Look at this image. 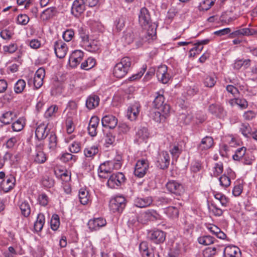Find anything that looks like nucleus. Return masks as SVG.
<instances>
[{
	"label": "nucleus",
	"mask_w": 257,
	"mask_h": 257,
	"mask_svg": "<svg viewBox=\"0 0 257 257\" xmlns=\"http://www.w3.org/2000/svg\"><path fill=\"white\" fill-rule=\"evenodd\" d=\"M223 171V164L221 162L216 163L212 168V173L211 176L213 177H217L220 175Z\"/></svg>",
	"instance_id": "nucleus-43"
},
{
	"label": "nucleus",
	"mask_w": 257,
	"mask_h": 257,
	"mask_svg": "<svg viewBox=\"0 0 257 257\" xmlns=\"http://www.w3.org/2000/svg\"><path fill=\"white\" fill-rule=\"evenodd\" d=\"M98 152V148L96 146L88 147L84 150V154L87 158H92Z\"/></svg>",
	"instance_id": "nucleus-38"
},
{
	"label": "nucleus",
	"mask_w": 257,
	"mask_h": 257,
	"mask_svg": "<svg viewBox=\"0 0 257 257\" xmlns=\"http://www.w3.org/2000/svg\"><path fill=\"white\" fill-rule=\"evenodd\" d=\"M168 114H165L164 111H161L160 110H154L151 113V117L153 118L155 121L160 122L164 121Z\"/></svg>",
	"instance_id": "nucleus-29"
},
{
	"label": "nucleus",
	"mask_w": 257,
	"mask_h": 257,
	"mask_svg": "<svg viewBox=\"0 0 257 257\" xmlns=\"http://www.w3.org/2000/svg\"><path fill=\"white\" fill-rule=\"evenodd\" d=\"M165 237V232L159 229L151 230L148 233L149 239L155 243L163 242Z\"/></svg>",
	"instance_id": "nucleus-10"
},
{
	"label": "nucleus",
	"mask_w": 257,
	"mask_h": 257,
	"mask_svg": "<svg viewBox=\"0 0 257 257\" xmlns=\"http://www.w3.org/2000/svg\"><path fill=\"white\" fill-rule=\"evenodd\" d=\"M139 22L143 29L147 30L144 41L150 43L156 38L157 26L152 23L150 13L145 7L141 8L140 11Z\"/></svg>",
	"instance_id": "nucleus-1"
},
{
	"label": "nucleus",
	"mask_w": 257,
	"mask_h": 257,
	"mask_svg": "<svg viewBox=\"0 0 257 257\" xmlns=\"http://www.w3.org/2000/svg\"><path fill=\"white\" fill-rule=\"evenodd\" d=\"M152 202L153 199L151 196L145 198L137 197L134 201L135 206L139 208H145L149 206Z\"/></svg>",
	"instance_id": "nucleus-23"
},
{
	"label": "nucleus",
	"mask_w": 257,
	"mask_h": 257,
	"mask_svg": "<svg viewBox=\"0 0 257 257\" xmlns=\"http://www.w3.org/2000/svg\"><path fill=\"white\" fill-rule=\"evenodd\" d=\"M22 214L25 217H28L31 213V208L29 203L27 201L22 202L20 206Z\"/></svg>",
	"instance_id": "nucleus-39"
},
{
	"label": "nucleus",
	"mask_w": 257,
	"mask_h": 257,
	"mask_svg": "<svg viewBox=\"0 0 257 257\" xmlns=\"http://www.w3.org/2000/svg\"><path fill=\"white\" fill-rule=\"evenodd\" d=\"M220 185L223 187L226 188L230 185V178L225 175L221 176L219 179Z\"/></svg>",
	"instance_id": "nucleus-63"
},
{
	"label": "nucleus",
	"mask_w": 257,
	"mask_h": 257,
	"mask_svg": "<svg viewBox=\"0 0 257 257\" xmlns=\"http://www.w3.org/2000/svg\"><path fill=\"white\" fill-rule=\"evenodd\" d=\"M54 49L56 56L60 59L65 57L68 51L66 44L61 40L55 42Z\"/></svg>",
	"instance_id": "nucleus-12"
},
{
	"label": "nucleus",
	"mask_w": 257,
	"mask_h": 257,
	"mask_svg": "<svg viewBox=\"0 0 257 257\" xmlns=\"http://www.w3.org/2000/svg\"><path fill=\"white\" fill-rule=\"evenodd\" d=\"M219 251V247H207L203 251L204 257H212Z\"/></svg>",
	"instance_id": "nucleus-52"
},
{
	"label": "nucleus",
	"mask_w": 257,
	"mask_h": 257,
	"mask_svg": "<svg viewBox=\"0 0 257 257\" xmlns=\"http://www.w3.org/2000/svg\"><path fill=\"white\" fill-rule=\"evenodd\" d=\"M132 62L129 57L122 58L120 61L117 63L113 69V75L115 77L121 78L127 73Z\"/></svg>",
	"instance_id": "nucleus-2"
},
{
	"label": "nucleus",
	"mask_w": 257,
	"mask_h": 257,
	"mask_svg": "<svg viewBox=\"0 0 257 257\" xmlns=\"http://www.w3.org/2000/svg\"><path fill=\"white\" fill-rule=\"evenodd\" d=\"M214 238L210 235L200 236L198 238V242L204 245H208L214 242Z\"/></svg>",
	"instance_id": "nucleus-40"
},
{
	"label": "nucleus",
	"mask_w": 257,
	"mask_h": 257,
	"mask_svg": "<svg viewBox=\"0 0 257 257\" xmlns=\"http://www.w3.org/2000/svg\"><path fill=\"white\" fill-rule=\"evenodd\" d=\"M149 135L148 129L145 127H142L138 130L136 134V140L140 143L148 139Z\"/></svg>",
	"instance_id": "nucleus-33"
},
{
	"label": "nucleus",
	"mask_w": 257,
	"mask_h": 257,
	"mask_svg": "<svg viewBox=\"0 0 257 257\" xmlns=\"http://www.w3.org/2000/svg\"><path fill=\"white\" fill-rule=\"evenodd\" d=\"M15 179L12 175L7 177L6 180H3L1 183V187L5 192H8L14 187Z\"/></svg>",
	"instance_id": "nucleus-22"
},
{
	"label": "nucleus",
	"mask_w": 257,
	"mask_h": 257,
	"mask_svg": "<svg viewBox=\"0 0 257 257\" xmlns=\"http://www.w3.org/2000/svg\"><path fill=\"white\" fill-rule=\"evenodd\" d=\"M47 126L44 123H41L36 129L35 136L39 140L44 139L47 136H48L47 132Z\"/></svg>",
	"instance_id": "nucleus-26"
},
{
	"label": "nucleus",
	"mask_w": 257,
	"mask_h": 257,
	"mask_svg": "<svg viewBox=\"0 0 257 257\" xmlns=\"http://www.w3.org/2000/svg\"><path fill=\"white\" fill-rule=\"evenodd\" d=\"M140 106L138 104L135 103L127 109L126 116L131 120H135L138 117L140 111Z\"/></svg>",
	"instance_id": "nucleus-24"
},
{
	"label": "nucleus",
	"mask_w": 257,
	"mask_h": 257,
	"mask_svg": "<svg viewBox=\"0 0 257 257\" xmlns=\"http://www.w3.org/2000/svg\"><path fill=\"white\" fill-rule=\"evenodd\" d=\"M126 199L121 195H117L112 198L109 201L110 210L113 213L121 212L125 208Z\"/></svg>",
	"instance_id": "nucleus-3"
},
{
	"label": "nucleus",
	"mask_w": 257,
	"mask_h": 257,
	"mask_svg": "<svg viewBox=\"0 0 257 257\" xmlns=\"http://www.w3.org/2000/svg\"><path fill=\"white\" fill-rule=\"evenodd\" d=\"M156 75L159 81L164 84L167 83L171 78L168 72V67L165 65H161L158 67Z\"/></svg>",
	"instance_id": "nucleus-9"
},
{
	"label": "nucleus",
	"mask_w": 257,
	"mask_h": 257,
	"mask_svg": "<svg viewBox=\"0 0 257 257\" xmlns=\"http://www.w3.org/2000/svg\"><path fill=\"white\" fill-rule=\"evenodd\" d=\"M26 87V82L23 79H19L15 83L14 91L16 93H20L23 91Z\"/></svg>",
	"instance_id": "nucleus-46"
},
{
	"label": "nucleus",
	"mask_w": 257,
	"mask_h": 257,
	"mask_svg": "<svg viewBox=\"0 0 257 257\" xmlns=\"http://www.w3.org/2000/svg\"><path fill=\"white\" fill-rule=\"evenodd\" d=\"M16 117V115L14 112L11 111H7L0 117V121L5 124H8Z\"/></svg>",
	"instance_id": "nucleus-28"
},
{
	"label": "nucleus",
	"mask_w": 257,
	"mask_h": 257,
	"mask_svg": "<svg viewBox=\"0 0 257 257\" xmlns=\"http://www.w3.org/2000/svg\"><path fill=\"white\" fill-rule=\"evenodd\" d=\"M24 120L22 118H19L17 120L13 123L12 128L14 132H20L24 126Z\"/></svg>",
	"instance_id": "nucleus-47"
},
{
	"label": "nucleus",
	"mask_w": 257,
	"mask_h": 257,
	"mask_svg": "<svg viewBox=\"0 0 257 257\" xmlns=\"http://www.w3.org/2000/svg\"><path fill=\"white\" fill-rule=\"evenodd\" d=\"M213 140L211 137L206 136L203 138L200 144L198 146L199 151H203L209 149L213 145Z\"/></svg>",
	"instance_id": "nucleus-25"
},
{
	"label": "nucleus",
	"mask_w": 257,
	"mask_h": 257,
	"mask_svg": "<svg viewBox=\"0 0 257 257\" xmlns=\"http://www.w3.org/2000/svg\"><path fill=\"white\" fill-rule=\"evenodd\" d=\"M125 176L123 174L117 172L109 176L107 181V185L111 188H115L119 186L125 181Z\"/></svg>",
	"instance_id": "nucleus-4"
},
{
	"label": "nucleus",
	"mask_w": 257,
	"mask_h": 257,
	"mask_svg": "<svg viewBox=\"0 0 257 257\" xmlns=\"http://www.w3.org/2000/svg\"><path fill=\"white\" fill-rule=\"evenodd\" d=\"M164 100L165 98L163 95L158 94L153 101V104L156 109L164 111L165 114H169L170 107L168 104L164 103Z\"/></svg>",
	"instance_id": "nucleus-7"
},
{
	"label": "nucleus",
	"mask_w": 257,
	"mask_h": 257,
	"mask_svg": "<svg viewBox=\"0 0 257 257\" xmlns=\"http://www.w3.org/2000/svg\"><path fill=\"white\" fill-rule=\"evenodd\" d=\"M121 160L122 157L120 155H117L115 156L113 161H110V165H113V168L114 169H119L121 167Z\"/></svg>",
	"instance_id": "nucleus-57"
},
{
	"label": "nucleus",
	"mask_w": 257,
	"mask_h": 257,
	"mask_svg": "<svg viewBox=\"0 0 257 257\" xmlns=\"http://www.w3.org/2000/svg\"><path fill=\"white\" fill-rule=\"evenodd\" d=\"M48 148L51 151L55 150L57 146V138L53 132H50L48 138Z\"/></svg>",
	"instance_id": "nucleus-34"
},
{
	"label": "nucleus",
	"mask_w": 257,
	"mask_h": 257,
	"mask_svg": "<svg viewBox=\"0 0 257 257\" xmlns=\"http://www.w3.org/2000/svg\"><path fill=\"white\" fill-rule=\"evenodd\" d=\"M34 162L37 164H43L46 162L47 157L43 151L42 145H37L34 154L33 155Z\"/></svg>",
	"instance_id": "nucleus-11"
},
{
	"label": "nucleus",
	"mask_w": 257,
	"mask_h": 257,
	"mask_svg": "<svg viewBox=\"0 0 257 257\" xmlns=\"http://www.w3.org/2000/svg\"><path fill=\"white\" fill-rule=\"evenodd\" d=\"M217 77L214 74L205 75L203 78V84L206 87L212 88L216 84Z\"/></svg>",
	"instance_id": "nucleus-31"
},
{
	"label": "nucleus",
	"mask_w": 257,
	"mask_h": 257,
	"mask_svg": "<svg viewBox=\"0 0 257 257\" xmlns=\"http://www.w3.org/2000/svg\"><path fill=\"white\" fill-rule=\"evenodd\" d=\"M79 199L83 205L87 204L90 201V196L89 192L84 188H81L79 191Z\"/></svg>",
	"instance_id": "nucleus-32"
},
{
	"label": "nucleus",
	"mask_w": 257,
	"mask_h": 257,
	"mask_svg": "<svg viewBox=\"0 0 257 257\" xmlns=\"http://www.w3.org/2000/svg\"><path fill=\"white\" fill-rule=\"evenodd\" d=\"M149 162L145 159L139 160L137 161L134 170V174L139 178L143 177L149 169Z\"/></svg>",
	"instance_id": "nucleus-5"
},
{
	"label": "nucleus",
	"mask_w": 257,
	"mask_h": 257,
	"mask_svg": "<svg viewBox=\"0 0 257 257\" xmlns=\"http://www.w3.org/2000/svg\"><path fill=\"white\" fill-rule=\"evenodd\" d=\"M207 229L217 237L224 239L226 238V234L221 229L214 224H209L207 227Z\"/></svg>",
	"instance_id": "nucleus-30"
},
{
	"label": "nucleus",
	"mask_w": 257,
	"mask_h": 257,
	"mask_svg": "<svg viewBox=\"0 0 257 257\" xmlns=\"http://www.w3.org/2000/svg\"><path fill=\"white\" fill-rule=\"evenodd\" d=\"M215 0H203L200 3L199 9L200 11H207L214 4Z\"/></svg>",
	"instance_id": "nucleus-45"
},
{
	"label": "nucleus",
	"mask_w": 257,
	"mask_h": 257,
	"mask_svg": "<svg viewBox=\"0 0 257 257\" xmlns=\"http://www.w3.org/2000/svg\"><path fill=\"white\" fill-rule=\"evenodd\" d=\"M164 212L172 219L177 218L179 215V210L176 207L169 206L165 209Z\"/></svg>",
	"instance_id": "nucleus-37"
},
{
	"label": "nucleus",
	"mask_w": 257,
	"mask_h": 257,
	"mask_svg": "<svg viewBox=\"0 0 257 257\" xmlns=\"http://www.w3.org/2000/svg\"><path fill=\"white\" fill-rule=\"evenodd\" d=\"M74 32L71 29L67 30L63 34V38L65 41L69 42L73 38Z\"/></svg>",
	"instance_id": "nucleus-64"
},
{
	"label": "nucleus",
	"mask_w": 257,
	"mask_h": 257,
	"mask_svg": "<svg viewBox=\"0 0 257 257\" xmlns=\"http://www.w3.org/2000/svg\"><path fill=\"white\" fill-rule=\"evenodd\" d=\"M118 123L117 119L112 115H106L101 119V123L103 127L114 128Z\"/></svg>",
	"instance_id": "nucleus-17"
},
{
	"label": "nucleus",
	"mask_w": 257,
	"mask_h": 257,
	"mask_svg": "<svg viewBox=\"0 0 257 257\" xmlns=\"http://www.w3.org/2000/svg\"><path fill=\"white\" fill-rule=\"evenodd\" d=\"M105 219L102 217L90 219L88 222V226L91 230H96L106 225Z\"/></svg>",
	"instance_id": "nucleus-19"
},
{
	"label": "nucleus",
	"mask_w": 257,
	"mask_h": 257,
	"mask_svg": "<svg viewBox=\"0 0 257 257\" xmlns=\"http://www.w3.org/2000/svg\"><path fill=\"white\" fill-rule=\"evenodd\" d=\"M210 211L215 216H220L223 214V210L218 208L216 205L211 204L209 207Z\"/></svg>",
	"instance_id": "nucleus-61"
},
{
	"label": "nucleus",
	"mask_w": 257,
	"mask_h": 257,
	"mask_svg": "<svg viewBox=\"0 0 257 257\" xmlns=\"http://www.w3.org/2000/svg\"><path fill=\"white\" fill-rule=\"evenodd\" d=\"M126 18L121 16L117 18L115 21V25L118 31H121L125 26Z\"/></svg>",
	"instance_id": "nucleus-54"
},
{
	"label": "nucleus",
	"mask_w": 257,
	"mask_h": 257,
	"mask_svg": "<svg viewBox=\"0 0 257 257\" xmlns=\"http://www.w3.org/2000/svg\"><path fill=\"white\" fill-rule=\"evenodd\" d=\"M62 92V87L61 84L58 82L53 84L52 88L51 93L52 95H57L60 94Z\"/></svg>",
	"instance_id": "nucleus-56"
},
{
	"label": "nucleus",
	"mask_w": 257,
	"mask_h": 257,
	"mask_svg": "<svg viewBox=\"0 0 257 257\" xmlns=\"http://www.w3.org/2000/svg\"><path fill=\"white\" fill-rule=\"evenodd\" d=\"M224 257H240L241 252L239 248L234 245H228L223 249Z\"/></svg>",
	"instance_id": "nucleus-20"
},
{
	"label": "nucleus",
	"mask_w": 257,
	"mask_h": 257,
	"mask_svg": "<svg viewBox=\"0 0 257 257\" xmlns=\"http://www.w3.org/2000/svg\"><path fill=\"white\" fill-rule=\"evenodd\" d=\"M78 32L79 37L83 43V45H84L89 42L88 32L86 29L82 27L79 28Z\"/></svg>",
	"instance_id": "nucleus-44"
},
{
	"label": "nucleus",
	"mask_w": 257,
	"mask_h": 257,
	"mask_svg": "<svg viewBox=\"0 0 257 257\" xmlns=\"http://www.w3.org/2000/svg\"><path fill=\"white\" fill-rule=\"evenodd\" d=\"M182 147L179 144H174L171 146L170 153L174 157H178L182 152Z\"/></svg>",
	"instance_id": "nucleus-51"
},
{
	"label": "nucleus",
	"mask_w": 257,
	"mask_h": 257,
	"mask_svg": "<svg viewBox=\"0 0 257 257\" xmlns=\"http://www.w3.org/2000/svg\"><path fill=\"white\" fill-rule=\"evenodd\" d=\"M57 12L55 7H50L44 10L41 15L43 20H47L52 18Z\"/></svg>",
	"instance_id": "nucleus-36"
},
{
	"label": "nucleus",
	"mask_w": 257,
	"mask_h": 257,
	"mask_svg": "<svg viewBox=\"0 0 257 257\" xmlns=\"http://www.w3.org/2000/svg\"><path fill=\"white\" fill-rule=\"evenodd\" d=\"M99 103V98L98 96L92 95L89 96L86 100V106L89 109H92L97 107Z\"/></svg>",
	"instance_id": "nucleus-27"
},
{
	"label": "nucleus",
	"mask_w": 257,
	"mask_h": 257,
	"mask_svg": "<svg viewBox=\"0 0 257 257\" xmlns=\"http://www.w3.org/2000/svg\"><path fill=\"white\" fill-rule=\"evenodd\" d=\"M240 132L246 138L251 135V128L248 123H241L239 127Z\"/></svg>",
	"instance_id": "nucleus-49"
},
{
	"label": "nucleus",
	"mask_w": 257,
	"mask_h": 257,
	"mask_svg": "<svg viewBox=\"0 0 257 257\" xmlns=\"http://www.w3.org/2000/svg\"><path fill=\"white\" fill-rule=\"evenodd\" d=\"M77 104L74 101H70L64 111V113L66 114V119L73 120L74 117L76 115Z\"/></svg>",
	"instance_id": "nucleus-18"
},
{
	"label": "nucleus",
	"mask_w": 257,
	"mask_h": 257,
	"mask_svg": "<svg viewBox=\"0 0 257 257\" xmlns=\"http://www.w3.org/2000/svg\"><path fill=\"white\" fill-rule=\"evenodd\" d=\"M58 107L56 105H51L46 111L44 116L48 118L51 117L55 116L56 113L58 111Z\"/></svg>",
	"instance_id": "nucleus-55"
},
{
	"label": "nucleus",
	"mask_w": 257,
	"mask_h": 257,
	"mask_svg": "<svg viewBox=\"0 0 257 257\" xmlns=\"http://www.w3.org/2000/svg\"><path fill=\"white\" fill-rule=\"evenodd\" d=\"M167 190L177 196L181 195L184 191L183 185L176 180H170L166 184Z\"/></svg>",
	"instance_id": "nucleus-6"
},
{
	"label": "nucleus",
	"mask_w": 257,
	"mask_h": 257,
	"mask_svg": "<svg viewBox=\"0 0 257 257\" xmlns=\"http://www.w3.org/2000/svg\"><path fill=\"white\" fill-rule=\"evenodd\" d=\"M69 151L72 153H78L81 150L80 143L76 141L72 142L69 146Z\"/></svg>",
	"instance_id": "nucleus-60"
},
{
	"label": "nucleus",
	"mask_w": 257,
	"mask_h": 257,
	"mask_svg": "<svg viewBox=\"0 0 257 257\" xmlns=\"http://www.w3.org/2000/svg\"><path fill=\"white\" fill-rule=\"evenodd\" d=\"M45 223V216L42 213H39L37 215V220L34 225V229L37 232L41 231Z\"/></svg>",
	"instance_id": "nucleus-35"
},
{
	"label": "nucleus",
	"mask_w": 257,
	"mask_h": 257,
	"mask_svg": "<svg viewBox=\"0 0 257 257\" xmlns=\"http://www.w3.org/2000/svg\"><path fill=\"white\" fill-rule=\"evenodd\" d=\"M214 197L216 199L219 201L222 206L225 207L227 205L228 200L224 195L217 193L214 194Z\"/></svg>",
	"instance_id": "nucleus-59"
},
{
	"label": "nucleus",
	"mask_w": 257,
	"mask_h": 257,
	"mask_svg": "<svg viewBox=\"0 0 257 257\" xmlns=\"http://www.w3.org/2000/svg\"><path fill=\"white\" fill-rule=\"evenodd\" d=\"M85 3L84 0H75L71 8V13L75 17L79 16L85 10Z\"/></svg>",
	"instance_id": "nucleus-14"
},
{
	"label": "nucleus",
	"mask_w": 257,
	"mask_h": 257,
	"mask_svg": "<svg viewBox=\"0 0 257 257\" xmlns=\"http://www.w3.org/2000/svg\"><path fill=\"white\" fill-rule=\"evenodd\" d=\"M170 164V156L168 152L162 151L158 154L157 165L162 169L167 168Z\"/></svg>",
	"instance_id": "nucleus-13"
},
{
	"label": "nucleus",
	"mask_w": 257,
	"mask_h": 257,
	"mask_svg": "<svg viewBox=\"0 0 257 257\" xmlns=\"http://www.w3.org/2000/svg\"><path fill=\"white\" fill-rule=\"evenodd\" d=\"M159 214L154 210H148L139 214L138 221L143 224L146 223L148 220L159 218Z\"/></svg>",
	"instance_id": "nucleus-8"
},
{
	"label": "nucleus",
	"mask_w": 257,
	"mask_h": 257,
	"mask_svg": "<svg viewBox=\"0 0 257 257\" xmlns=\"http://www.w3.org/2000/svg\"><path fill=\"white\" fill-rule=\"evenodd\" d=\"M256 33V31L253 29L247 28H240L230 33L229 38H234L235 37H240L244 36L252 35Z\"/></svg>",
	"instance_id": "nucleus-15"
},
{
	"label": "nucleus",
	"mask_w": 257,
	"mask_h": 257,
	"mask_svg": "<svg viewBox=\"0 0 257 257\" xmlns=\"http://www.w3.org/2000/svg\"><path fill=\"white\" fill-rule=\"evenodd\" d=\"M110 162H104L101 164L98 169L101 172L106 173V174H110L113 168V165H110Z\"/></svg>",
	"instance_id": "nucleus-41"
},
{
	"label": "nucleus",
	"mask_w": 257,
	"mask_h": 257,
	"mask_svg": "<svg viewBox=\"0 0 257 257\" xmlns=\"http://www.w3.org/2000/svg\"><path fill=\"white\" fill-rule=\"evenodd\" d=\"M20 140L19 136H16L10 138L5 144V146L7 149H12Z\"/></svg>",
	"instance_id": "nucleus-42"
},
{
	"label": "nucleus",
	"mask_w": 257,
	"mask_h": 257,
	"mask_svg": "<svg viewBox=\"0 0 257 257\" xmlns=\"http://www.w3.org/2000/svg\"><path fill=\"white\" fill-rule=\"evenodd\" d=\"M45 76V70L44 68H39L35 73L34 78V86L36 89L40 88L43 84V79Z\"/></svg>",
	"instance_id": "nucleus-16"
},
{
	"label": "nucleus",
	"mask_w": 257,
	"mask_h": 257,
	"mask_svg": "<svg viewBox=\"0 0 257 257\" xmlns=\"http://www.w3.org/2000/svg\"><path fill=\"white\" fill-rule=\"evenodd\" d=\"M60 160L63 162H67L70 160H73L75 162L77 160V157L70 153H66L62 155Z\"/></svg>",
	"instance_id": "nucleus-62"
},
{
	"label": "nucleus",
	"mask_w": 257,
	"mask_h": 257,
	"mask_svg": "<svg viewBox=\"0 0 257 257\" xmlns=\"http://www.w3.org/2000/svg\"><path fill=\"white\" fill-rule=\"evenodd\" d=\"M209 111L219 118H223L226 115V112L221 105L212 104L208 108Z\"/></svg>",
	"instance_id": "nucleus-21"
},
{
	"label": "nucleus",
	"mask_w": 257,
	"mask_h": 257,
	"mask_svg": "<svg viewBox=\"0 0 257 257\" xmlns=\"http://www.w3.org/2000/svg\"><path fill=\"white\" fill-rule=\"evenodd\" d=\"M95 64V60L92 58H88L84 62L82 63L81 68L85 70H89L92 68Z\"/></svg>",
	"instance_id": "nucleus-48"
},
{
	"label": "nucleus",
	"mask_w": 257,
	"mask_h": 257,
	"mask_svg": "<svg viewBox=\"0 0 257 257\" xmlns=\"http://www.w3.org/2000/svg\"><path fill=\"white\" fill-rule=\"evenodd\" d=\"M246 148L242 147L236 150L235 154L233 156V159L236 161H240L245 155Z\"/></svg>",
	"instance_id": "nucleus-53"
},
{
	"label": "nucleus",
	"mask_w": 257,
	"mask_h": 257,
	"mask_svg": "<svg viewBox=\"0 0 257 257\" xmlns=\"http://www.w3.org/2000/svg\"><path fill=\"white\" fill-rule=\"evenodd\" d=\"M51 227L53 230H56L60 225L59 217L58 215L54 214L51 220Z\"/></svg>",
	"instance_id": "nucleus-58"
},
{
	"label": "nucleus",
	"mask_w": 257,
	"mask_h": 257,
	"mask_svg": "<svg viewBox=\"0 0 257 257\" xmlns=\"http://www.w3.org/2000/svg\"><path fill=\"white\" fill-rule=\"evenodd\" d=\"M84 46H85L86 50L91 52H95L99 49V47L98 45L97 42L95 41H92L90 42H88Z\"/></svg>",
	"instance_id": "nucleus-50"
}]
</instances>
